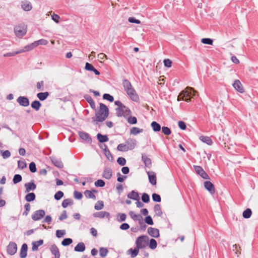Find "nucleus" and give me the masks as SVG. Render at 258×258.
<instances>
[{
    "label": "nucleus",
    "mask_w": 258,
    "mask_h": 258,
    "mask_svg": "<svg viewBox=\"0 0 258 258\" xmlns=\"http://www.w3.org/2000/svg\"><path fill=\"white\" fill-rule=\"evenodd\" d=\"M122 85L124 91L130 98L135 102H138L139 100V96L131 82L127 79H124L122 81Z\"/></svg>",
    "instance_id": "obj_1"
},
{
    "label": "nucleus",
    "mask_w": 258,
    "mask_h": 258,
    "mask_svg": "<svg viewBox=\"0 0 258 258\" xmlns=\"http://www.w3.org/2000/svg\"><path fill=\"white\" fill-rule=\"evenodd\" d=\"M99 105V110L96 112L95 117L92 118L94 121H103L109 115V109L107 106L102 103H100Z\"/></svg>",
    "instance_id": "obj_2"
},
{
    "label": "nucleus",
    "mask_w": 258,
    "mask_h": 258,
    "mask_svg": "<svg viewBox=\"0 0 258 258\" xmlns=\"http://www.w3.org/2000/svg\"><path fill=\"white\" fill-rule=\"evenodd\" d=\"M193 89L190 87H187L185 90H183L177 97L178 101L180 100H184L187 102L190 101L191 98L194 95L192 93Z\"/></svg>",
    "instance_id": "obj_3"
},
{
    "label": "nucleus",
    "mask_w": 258,
    "mask_h": 258,
    "mask_svg": "<svg viewBox=\"0 0 258 258\" xmlns=\"http://www.w3.org/2000/svg\"><path fill=\"white\" fill-rule=\"evenodd\" d=\"M149 243V237L146 235H141L137 238L136 241V247L142 249L147 247Z\"/></svg>",
    "instance_id": "obj_4"
},
{
    "label": "nucleus",
    "mask_w": 258,
    "mask_h": 258,
    "mask_svg": "<svg viewBox=\"0 0 258 258\" xmlns=\"http://www.w3.org/2000/svg\"><path fill=\"white\" fill-rule=\"evenodd\" d=\"M115 110L116 112V115L118 117L123 116L125 118L128 117V116H130L132 114L131 110L125 105H123L120 108H116Z\"/></svg>",
    "instance_id": "obj_5"
},
{
    "label": "nucleus",
    "mask_w": 258,
    "mask_h": 258,
    "mask_svg": "<svg viewBox=\"0 0 258 258\" xmlns=\"http://www.w3.org/2000/svg\"><path fill=\"white\" fill-rule=\"evenodd\" d=\"M14 32L16 35L19 37H22L27 32V27L24 24H21L14 27Z\"/></svg>",
    "instance_id": "obj_6"
},
{
    "label": "nucleus",
    "mask_w": 258,
    "mask_h": 258,
    "mask_svg": "<svg viewBox=\"0 0 258 258\" xmlns=\"http://www.w3.org/2000/svg\"><path fill=\"white\" fill-rule=\"evenodd\" d=\"M45 212L43 210H39L36 211L32 215V218L34 221H38L44 217Z\"/></svg>",
    "instance_id": "obj_7"
},
{
    "label": "nucleus",
    "mask_w": 258,
    "mask_h": 258,
    "mask_svg": "<svg viewBox=\"0 0 258 258\" xmlns=\"http://www.w3.org/2000/svg\"><path fill=\"white\" fill-rule=\"evenodd\" d=\"M17 250V245L14 242H10L7 246V252L9 254L13 255Z\"/></svg>",
    "instance_id": "obj_8"
},
{
    "label": "nucleus",
    "mask_w": 258,
    "mask_h": 258,
    "mask_svg": "<svg viewBox=\"0 0 258 258\" xmlns=\"http://www.w3.org/2000/svg\"><path fill=\"white\" fill-rule=\"evenodd\" d=\"M17 102L20 105L23 107H27L30 104L29 100L26 96H19L17 99Z\"/></svg>",
    "instance_id": "obj_9"
},
{
    "label": "nucleus",
    "mask_w": 258,
    "mask_h": 258,
    "mask_svg": "<svg viewBox=\"0 0 258 258\" xmlns=\"http://www.w3.org/2000/svg\"><path fill=\"white\" fill-rule=\"evenodd\" d=\"M194 169L197 173L200 175L204 179H208L209 178L208 175L204 170L202 167L200 166H194Z\"/></svg>",
    "instance_id": "obj_10"
},
{
    "label": "nucleus",
    "mask_w": 258,
    "mask_h": 258,
    "mask_svg": "<svg viewBox=\"0 0 258 258\" xmlns=\"http://www.w3.org/2000/svg\"><path fill=\"white\" fill-rule=\"evenodd\" d=\"M129 215L134 221H138L140 226H142V225L144 224V222L141 220L142 217L141 215L136 214L133 211L130 212Z\"/></svg>",
    "instance_id": "obj_11"
},
{
    "label": "nucleus",
    "mask_w": 258,
    "mask_h": 258,
    "mask_svg": "<svg viewBox=\"0 0 258 258\" xmlns=\"http://www.w3.org/2000/svg\"><path fill=\"white\" fill-rule=\"evenodd\" d=\"M135 147V144L133 145H131L130 147L127 146L126 144H120L117 146V149L119 151L126 152L129 150H132V149H134Z\"/></svg>",
    "instance_id": "obj_12"
},
{
    "label": "nucleus",
    "mask_w": 258,
    "mask_h": 258,
    "mask_svg": "<svg viewBox=\"0 0 258 258\" xmlns=\"http://www.w3.org/2000/svg\"><path fill=\"white\" fill-rule=\"evenodd\" d=\"M78 134L80 138L87 143H91L92 142V139L88 133L84 132H79Z\"/></svg>",
    "instance_id": "obj_13"
},
{
    "label": "nucleus",
    "mask_w": 258,
    "mask_h": 258,
    "mask_svg": "<svg viewBox=\"0 0 258 258\" xmlns=\"http://www.w3.org/2000/svg\"><path fill=\"white\" fill-rule=\"evenodd\" d=\"M93 216L99 218H103L104 217H106L108 219L110 218V213L105 211L96 212L93 214Z\"/></svg>",
    "instance_id": "obj_14"
},
{
    "label": "nucleus",
    "mask_w": 258,
    "mask_h": 258,
    "mask_svg": "<svg viewBox=\"0 0 258 258\" xmlns=\"http://www.w3.org/2000/svg\"><path fill=\"white\" fill-rule=\"evenodd\" d=\"M232 86L235 88L236 90L238 91L240 93L244 92V90L241 83L240 81L238 80H236L234 81V83L232 84Z\"/></svg>",
    "instance_id": "obj_15"
},
{
    "label": "nucleus",
    "mask_w": 258,
    "mask_h": 258,
    "mask_svg": "<svg viewBox=\"0 0 258 258\" xmlns=\"http://www.w3.org/2000/svg\"><path fill=\"white\" fill-rule=\"evenodd\" d=\"M21 8L25 11H30L32 9L31 3L28 1H24L21 2Z\"/></svg>",
    "instance_id": "obj_16"
},
{
    "label": "nucleus",
    "mask_w": 258,
    "mask_h": 258,
    "mask_svg": "<svg viewBox=\"0 0 258 258\" xmlns=\"http://www.w3.org/2000/svg\"><path fill=\"white\" fill-rule=\"evenodd\" d=\"M149 234L154 238H157L159 236V230L155 228L149 227L148 229Z\"/></svg>",
    "instance_id": "obj_17"
},
{
    "label": "nucleus",
    "mask_w": 258,
    "mask_h": 258,
    "mask_svg": "<svg viewBox=\"0 0 258 258\" xmlns=\"http://www.w3.org/2000/svg\"><path fill=\"white\" fill-rule=\"evenodd\" d=\"M204 186L211 194H213L215 193V187L211 182L206 181L204 182Z\"/></svg>",
    "instance_id": "obj_18"
},
{
    "label": "nucleus",
    "mask_w": 258,
    "mask_h": 258,
    "mask_svg": "<svg viewBox=\"0 0 258 258\" xmlns=\"http://www.w3.org/2000/svg\"><path fill=\"white\" fill-rule=\"evenodd\" d=\"M50 250L52 254L54 255V258H59L60 252L57 246L53 244L51 245Z\"/></svg>",
    "instance_id": "obj_19"
},
{
    "label": "nucleus",
    "mask_w": 258,
    "mask_h": 258,
    "mask_svg": "<svg viewBox=\"0 0 258 258\" xmlns=\"http://www.w3.org/2000/svg\"><path fill=\"white\" fill-rule=\"evenodd\" d=\"M112 171L109 167H106L103 170L102 177L106 179H109L112 177Z\"/></svg>",
    "instance_id": "obj_20"
},
{
    "label": "nucleus",
    "mask_w": 258,
    "mask_h": 258,
    "mask_svg": "<svg viewBox=\"0 0 258 258\" xmlns=\"http://www.w3.org/2000/svg\"><path fill=\"white\" fill-rule=\"evenodd\" d=\"M26 188L25 192H29L30 191L34 190L36 188V185L33 181L25 184Z\"/></svg>",
    "instance_id": "obj_21"
},
{
    "label": "nucleus",
    "mask_w": 258,
    "mask_h": 258,
    "mask_svg": "<svg viewBox=\"0 0 258 258\" xmlns=\"http://www.w3.org/2000/svg\"><path fill=\"white\" fill-rule=\"evenodd\" d=\"M52 164L56 167L59 168H62L63 167V164L60 159L55 157H52L51 159Z\"/></svg>",
    "instance_id": "obj_22"
},
{
    "label": "nucleus",
    "mask_w": 258,
    "mask_h": 258,
    "mask_svg": "<svg viewBox=\"0 0 258 258\" xmlns=\"http://www.w3.org/2000/svg\"><path fill=\"white\" fill-rule=\"evenodd\" d=\"M147 174L148 175L149 182L152 185H156L157 182H156V174L155 173V172L148 171L147 172Z\"/></svg>",
    "instance_id": "obj_23"
},
{
    "label": "nucleus",
    "mask_w": 258,
    "mask_h": 258,
    "mask_svg": "<svg viewBox=\"0 0 258 258\" xmlns=\"http://www.w3.org/2000/svg\"><path fill=\"white\" fill-rule=\"evenodd\" d=\"M28 246L27 244H23L20 251V256L21 258H25L27 254Z\"/></svg>",
    "instance_id": "obj_24"
},
{
    "label": "nucleus",
    "mask_w": 258,
    "mask_h": 258,
    "mask_svg": "<svg viewBox=\"0 0 258 258\" xmlns=\"http://www.w3.org/2000/svg\"><path fill=\"white\" fill-rule=\"evenodd\" d=\"M142 160L146 167L149 168L151 167V160L145 154H142Z\"/></svg>",
    "instance_id": "obj_25"
},
{
    "label": "nucleus",
    "mask_w": 258,
    "mask_h": 258,
    "mask_svg": "<svg viewBox=\"0 0 258 258\" xmlns=\"http://www.w3.org/2000/svg\"><path fill=\"white\" fill-rule=\"evenodd\" d=\"M36 47H37V46H36V45L34 41V42H33L32 43L25 46L23 49L20 50V53L24 52L26 51H28L33 49Z\"/></svg>",
    "instance_id": "obj_26"
},
{
    "label": "nucleus",
    "mask_w": 258,
    "mask_h": 258,
    "mask_svg": "<svg viewBox=\"0 0 258 258\" xmlns=\"http://www.w3.org/2000/svg\"><path fill=\"white\" fill-rule=\"evenodd\" d=\"M85 69L88 71H90L93 72L95 75H99L100 72L97 70L92 64L89 63V62H87L85 64Z\"/></svg>",
    "instance_id": "obj_27"
},
{
    "label": "nucleus",
    "mask_w": 258,
    "mask_h": 258,
    "mask_svg": "<svg viewBox=\"0 0 258 258\" xmlns=\"http://www.w3.org/2000/svg\"><path fill=\"white\" fill-rule=\"evenodd\" d=\"M84 98L90 104L91 107L93 109H95V108H96L95 104V102L93 101V99L92 98L91 96H90L89 95L86 94L84 96Z\"/></svg>",
    "instance_id": "obj_28"
},
{
    "label": "nucleus",
    "mask_w": 258,
    "mask_h": 258,
    "mask_svg": "<svg viewBox=\"0 0 258 258\" xmlns=\"http://www.w3.org/2000/svg\"><path fill=\"white\" fill-rule=\"evenodd\" d=\"M127 198L133 200L137 201L140 200V197L138 192L135 190H132L131 192L127 194Z\"/></svg>",
    "instance_id": "obj_29"
},
{
    "label": "nucleus",
    "mask_w": 258,
    "mask_h": 258,
    "mask_svg": "<svg viewBox=\"0 0 258 258\" xmlns=\"http://www.w3.org/2000/svg\"><path fill=\"white\" fill-rule=\"evenodd\" d=\"M93 192H97V190L95 189H93L92 191L86 190L84 192V195L87 198L95 200L96 196L93 194Z\"/></svg>",
    "instance_id": "obj_30"
},
{
    "label": "nucleus",
    "mask_w": 258,
    "mask_h": 258,
    "mask_svg": "<svg viewBox=\"0 0 258 258\" xmlns=\"http://www.w3.org/2000/svg\"><path fill=\"white\" fill-rule=\"evenodd\" d=\"M85 250V244L82 242H79L74 248V250L77 252H83Z\"/></svg>",
    "instance_id": "obj_31"
},
{
    "label": "nucleus",
    "mask_w": 258,
    "mask_h": 258,
    "mask_svg": "<svg viewBox=\"0 0 258 258\" xmlns=\"http://www.w3.org/2000/svg\"><path fill=\"white\" fill-rule=\"evenodd\" d=\"M74 204L73 200L72 199H67L64 200L61 204V206L63 208H66L68 206H72Z\"/></svg>",
    "instance_id": "obj_32"
},
{
    "label": "nucleus",
    "mask_w": 258,
    "mask_h": 258,
    "mask_svg": "<svg viewBox=\"0 0 258 258\" xmlns=\"http://www.w3.org/2000/svg\"><path fill=\"white\" fill-rule=\"evenodd\" d=\"M97 138L98 141L100 143L106 142L109 140L107 135H103L100 133L97 135Z\"/></svg>",
    "instance_id": "obj_33"
},
{
    "label": "nucleus",
    "mask_w": 258,
    "mask_h": 258,
    "mask_svg": "<svg viewBox=\"0 0 258 258\" xmlns=\"http://www.w3.org/2000/svg\"><path fill=\"white\" fill-rule=\"evenodd\" d=\"M200 139L201 141L206 143L208 145H212L213 143L212 139L207 136H201Z\"/></svg>",
    "instance_id": "obj_34"
},
{
    "label": "nucleus",
    "mask_w": 258,
    "mask_h": 258,
    "mask_svg": "<svg viewBox=\"0 0 258 258\" xmlns=\"http://www.w3.org/2000/svg\"><path fill=\"white\" fill-rule=\"evenodd\" d=\"M43 243V240L40 239L38 241H34L32 242V250H37L39 246L41 245Z\"/></svg>",
    "instance_id": "obj_35"
},
{
    "label": "nucleus",
    "mask_w": 258,
    "mask_h": 258,
    "mask_svg": "<svg viewBox=\"0 0 258 258\" xmlns=\"http://www.w3.org/2000/svg\"><path fill=\"white\" fill-rule=\"evenodd\" d=\"M49 94L48 92H40L38 93L37 94V97L39 98V99L41 101H43L45 100L48 96H49Z\"/></svg>",
    "instance_id": "obj_36"
},
{
    "label": "nucleus",
    "mask_w": 258,
    "mask_h": 258,
    "mask_svg": "<svg viewBox=\"0 0 258 258\" xmlns=\"http://www.w3.org/2000/svg\"><path fill=\"white\" fill-rule=\"evenodd\" d=\"M31 106L32 108L38 111L41 106V104L39 101L35 100L32 102Z\"/></svg>",
    "instance_id": "obj_37"
},
{
    "label": "nucleus",
    "mask_w": 258,
    "mask_h": 258,
    "mask_svg": "<svg viewBox=\"0 0 258 258\" xmlns=\"http://www.w3.org/2000/svg\"><path fill=\"white\" fill-rule=\"evenodd\" d=\"M154 210L156 215L158 216H161L162 215V211L161 206L159 204H156L154 207Z\"/></svg>",
    "instance_id": "obj_38"
},
{
    "label": "nucleus",
    "mask_w": 258,
    "mask_h": 258,
    "mask_svg": "<svg viewBox=\"0 0 258 258\" xmlns=\"http://www.w3.org/2000/svg\"><path fill=\"white\" fill-rule=\"evenodd\" d=\"M36 196L34 193H28L25 196V200L28 202L33 201L35 199Z\"/></svg>",
    "instance_id": "obj_39"
},
{
    "label": "nucleus",
    "mask_w": 258,
    "mask_h": 258,
    "mask_svg": "<svg viewBox=\"0 0 258 258\" xmlns=\"http://www.w3.org/2000/svg\"><path fill=\"white\" fill-rule=\"evenodd\" d=\"M151 125L154 132H159L161 130V125L156 121H153Z\"/></svg>",
    "instance_id": "obj_40"
},
{
    "label": "nucleus",
    "mask_w": 258,
    "mask_h": 258,
    "mask_svg": "<svg viewBox=\"0 0 258 258\" xmlns=\"http://www.w3.org/2000/svg\"><path fill=\"white\" fill-rule=\"evenodd\" d=\"M143 132V129H141L137 127H133L130 130L131 134H133L134 135H136L138 134L142 133Z\"/></svg>",
    "instance_id": "obj_41"
},
{
    "label": "nucleus",
    "mask_w": 258,
    "mask_h": 258,
    "mask_svg": "<svg viewBox=\"0 0 258 258\" xmlns=\"http://www.w3.org/2000/svg\"><path fill=\"white\" fill-rule=\"evenodd\" d=\"M252 214L251 209L247 208L243 212L242 216L245 219H248L250 217Z\"/></svg>",
    "instance_id": "obj_42"
},
{
    "label": "nucleus",
    "mask_w": 258,
    "mask_h": 258,
    "mask_svg": "<svg viewBox=\"0 0 258 258\" xmlns=\"http://www.w3.org/2000/svg\"><path fill=\"white\" fill-rule=\"evenodd\" d=\"M125 118L127 119V122L131 124H136L137 122V119L135 116H131L130 115Z\"/></svg>",
    "instance_id": "obj_43"
},
{
    "label": "nucleus",
    "mask_w": 258,
    "mask_h": 258,
    "mask_svg": "<svg viewBox=\"0 0 258 258\" xmlns=\"http://www.w3.org/2000/svg\"><path fill=\"white\" fill-rule=\"evenodd\" d=\"M22 180V178L20 174H15L13 177V181L14 184H17L21 182Z\"/></svg>",
    "instance_id": "obj_44"
},
{
    "label": "nucleus",
    "mask_w": 258,
    "mask_h": 258,
    "mask_svg": "<svg viewBox=\"0 0 258 258\" xmlns=\"http://www.w3.org/2000/svg\"><path fill=\"white\" fill-rule=\"evenodd\" d=\"M99 252H100V255L102 257H104L107 255V254L108 252V250L106 248L101 247L99 249Z\"/></svg>",
    "instance_id": "obj_45"
},
{
    "label": "nucleus",
    "mask_w": 258,
    "mask_h": 258,
    "mask_svg": "<svg viewBox=\"0 0 258 258\" xmlns=\"http://www.w3.org/2000/svg\"><path fill=\"white\" fill-rule=\"evenodd\" d=\"M104 207V204L103 201H99L97 202L94 206V208L96 210H100L103 209Z\"/></svg>",
    "instance_id": "obj_46"
},
{
    "label": "nucleus",
    "mask_w": 258,
    "mask_h": 258,
    "mask_svg": "<svg viewBox=\"0 0 258 258\" xmlns=\"http://www.w3.org/2000/svg\"><path fill=\"white\" fill-rule=\"evenodd\" d=\"M140 248H138L137 247L135 248L134 249H133L132 248H130L128 250V251L131 252V257L134 258L139 253V250Z\"/></svg>",
    "instance_id": "obj_47"
},
{
    "label": "nucleus",
    "mask_w": 258,
    "mask_h": 258,
    "mask_svg": "<svg viewBox=\"0 0 258 258\" xmlns=\"http://www.w3.org/2000/svg\"><path fill=\"white\" fill-rule=\"evenodd\" d=\"M73 242V240L70 238H64L61 242V244L63 246H68Z\"/></svg>",
    "instance_id": "obj_48"
},
{
    "label": "nucleus",
    "mask_w": 258,
    "mask_h": 258,
    "mask_svg": "<svg viewBox=\"0 0 258 258\" xmlns=\"http://www.w3.org/2000/svg\"><path fill=\"white\" fill-rule=\"evenodd\" d=\"M157 243L154 239H151L149 242V247L152 249H154L157 247Z\"/></svg>",
    "instance_id": "obj_49"
},
{
    "label": "nucleus",
    "mask_w": 258,
    "mask_h": 258,
    "mask_svg": "<svg viewBox=\"0 0 258 258\" xmlns=\"http://www.w3.org/2000/svg\"><path fill=\"white\" fill-rule=\"evenodd\" d=\"M36 46L39 45H46L48 44V42L47 40L41 39L39 40L35 41Z\"/></svg>",
    "instance_id": "obj_50"
},
{
    "label": "nucleus",
    "mask_w": 258,
    "mask_h": 258,
    "mask_svg": "<svg viewBox=\"0 0 258 258\" xmlns=\"http://www.w3.org/2000/svg\"><path fill=\"white\" fill-rule=\"evenodd\" d=\"M103 98L104 99H105V100H107L110 101V102H113L114 100L113 97L112 96H111V95H110L109 94H107V93L103 94Z\"/></svg>",
    "instance_id": "obj_51"
},
{
    "label": "nucleus",
    "mask_w": 258,
    "mask_h": 258,
    "mask_svg": "<svg viewBox=\"0 0 258 258\" xmlns=\"http://www.w3.org/2000/svg\"><path fill=\"white\" fill-rule=\"evenodd\" d=\"M126 215L124 213H119L117 215L118 221L120 222L124 221L126 219Z\"/></svg>",
    "instance_id": "obj_52"
},
{
    "label": "nucleus",
    "mask_w": 258,
    "mask_h": 258,
    "mask_svg": "<svg viewBox=\"0 0 258 258\" xmlns=\"http://www.w3.org/2000/svg\"><path fill=\"white\" fill-rule=\"evenodd\" d=\"M201 42L204 44L212 45L213 41L211 38H203L201 40Z\"/></svg>",
    "instance_id": "obj_53"
},
{
    "label": "nucleus",
    "mask_w": 258,
    "mask_h": 258,
    "mask_svg": "<svg viewBox=\"0 0 258 258\" xmlns=\"http://www.w3.org/2000/svg\"><path fill=\"white\" fill-rule=\"evenodd\" d=\"M104 153L108 160L110 161H112L113 160V156L112 155V154H111L108 149L104 151Z\"/></svg>",
    "instance_id": "obj_54"
},
{
    "label": "nucleus",
    "mask_w": 258,
    "mask_h": 258,
    "mask_svg": "<svg viewBox=\"0 0 258 258\" xmlns=\"http://www.w3.org/2000/svg\"><path fill=\"white\" fill-rule=\"evenodd\" d=\"M30 205L29 203H27L24 206V208L25 209V211L23 212V215L25 216H27L30 210Z\"/></svg>",
    "instance_id": "obj_55"
},
{
    "label": "nucleus",
    "mask_w": 258,
    "mask_h": 258,
    "mask_svg": "<svg viewBox=\"0 0 258 258\" xmlns=\"http://www.w3.org/2000/svg\"><path fill=\"white\" fill-rule=\"evenodd\" d=\"M142 200L144 203H148L150 201L149 196L146 193H144L142 196Z\"/></svg>",
    "instance_id": "obj_56"
},
{
    "label": "nucleus",
    "mask_w": 258,
    "mask_h": 258,
    "mask_svg": "<svg viewBox=\"0 0 258 258\" xmlns=\"http://www.w3.org/2000/svg\"><path fill=\"white\" fill-rule=\"evenodd\" d=\"M152 199L154 202H160L161 201L160 195L156 193L152 194Z\"/></svg>",
    "instance_id": "obj_57"
},
{
    "label": "nucleus",
    "mask_w": 258,
    "mask_h": 258,
    "mask_svg": "<svg viewBox=\"0 0 258 258\" xmlns=\"http://www.w3.org/2000/svg\"><path fill=\"white\" fill-rule=\"evenodd\" d=\"M162 133L165 135H170L171 133L170 129L166 126H163L162 128Z\"/></svg>",
    "instance_id": "obj_58"
},
{
    "label": "nucleus",
    "mask_w": 258,
    "mask_h": 258,
    "mask_svg": "<svg viewBox=\"0 0 258 258\" xmlns=\"http://www.w3.org/2000/svg\"><path fill=\"white\" fill-rule=\"evenodd\" d=\"M18 168L21 169H23L27 166V164L24 161L19 160L18 162Z\"/></svg>",
    "instance_id": "obj_59"
},
{
    "label": "nucleus",
    "mask_w": 258,
    "mask_h": 258,
    "mask_svg": "<svg viewBox=\"0 0 258 258\" xmlns=\"http://www.w3.org/2000/svg\"><path fill=\"white\" fill-rule=\"evenodd\" d=\"M105 184V182L102 179H98L95 182V185L97 187H103Z\"/></svg>",
    "instance_id": "obj_60"
},
{
    "label": "nucleus",
    "mask_w": 258,
    "mask_h": 258,
    "mask_svg": "<svg viewBox=\"0 0 258 258\" xmlns=\"http://www.w3.org/2000/svg\"><path fill=\"white\" fill-rule=\"evenodd\" d=\"M66 234L64 230H57L56 231V236L58 238L62 237Z\"/></svg>",
    "instance_id": "obj_61"
},
{
    "label": "nucleus",
    "mask_w": 258,
    "mask_h": 258,
    "mask_svg": "<svg viewBox=\"0 0 258 258\" xmlns=\"http://www.w3.org/2000/svg\"><path fill=\"white\" fill-rule=\"evenodd\" d=\"M29 169L31 172L34 173L36 171L37 168L36 167V164L34 162H31L29 164Z\"/></svg>",
    "instance_id": "obj_62"
},
{
    "label": "nucleus",
    "mask_w": 258,
    "mask_h": 258,
    "mask_svg": "<svg viewBox=\"0 0 258 258\" xmlns=\"http://www.w3.org/2000/svg\"><path fill=\"white\" fill-rule=\"evenodd\" d=\"M2 156L4 159H7L11 156V153L9 150H6L4 152L2 151Z\"/></svg>",
    "instance_id": "obj_63"
},
{
    "label": "nucleus",
    "mask_w": 258,
    "mask_h": 258,
    "mask_svg": "<svg viewBox=\"0 0 258 258\" xmlns=\"http://www.w3.org/2000/svg\"><path fill=\"white\" fill-rule=\"evenodd\" d=\"M63 196V193L61 191H58L54 195L56 200H59Z\"/></svg>",
    "instance_id": "obj_64"
}]
</instances>
